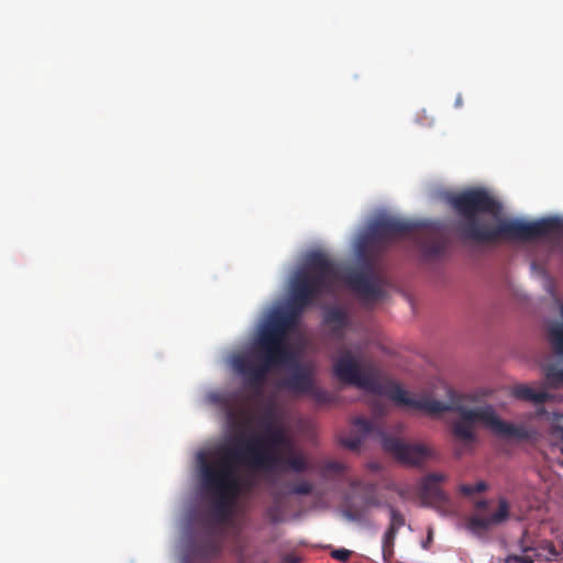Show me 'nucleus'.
Wrapping results in <instances>:
<instances>
[{"label":"nucleus","instance_id":"nucleus-1","mask_svg":"<svg viewBox=\"0 0 563 563\" xmlns=\"http://www.w3.org/2000/svg\"><path fill=\"white\" fill-rule=\"evenodd\" d=\"M341 280L363 299L376 300L384 296L371 261L366 260L360 269L345 268L323 252L309 253L305 267L291 278L288 308L272 311L271 320L261 332L260 345L267 363H278L291 356L285 342L287 334L302 311L317 298L332 294Z\"/></svg>","mask_w":563,"mask_h":563},{"label":"nucleus","instance_id":"nucleus-2","mask_svg":"<svg viewBox=\"0 0 563 563\" xmlns=\"http://www.w3.org/2000/svg\"><path fill=\"white\" fill-rule=\"evenodd\" d=\"M274 418V409L269 406L262 418L263 433L234 437L231 442L218 446L210 457L200 456L201 488L210 498L212 512L219 521L229 517L240 495L251 493L255 487L251 476H239V470L272 472V467L282 460L272 449L290 446V438L284 428L275 424Z\"/></svg>","mask_w":563,"mask_h":563},{"label":"nucleus","instance_id":"nucleus-3","mask_svg":"<svg viewBox=\"0 0 563 563\" xmlns=\"http://www.w3.org/2000/svg\"><path fill=\"white\" fill-rule=\"evenodd\" d=\"M333 373L340 382L356 386L374 395L386 396L399 406L424 410L432 415L446 411L459 413V417L452 421L451 429L456 440L464 444L476 442L475 429L477 426H483L495 434L505 438L527 440L530 435L525 427L503 421L490 405L465 406L464 396L455 393L450 387L446 388L445 400H438L431 397L415 399L399 384L379 382L375 375L362 369L350 352L344 353L334 361Z\"/></svg>","mask_w":563,"mask_h":563},{"label":"nucleus","instance_id":"nucleus-4","mask_svg":"<svg viewBox=\"0 0 563 563\" xmlns=\"http://www.w3.org/2000/svg\"><path fill=\"white\" fill-rule=\"evenodd\" d=\"M451 208L461 218L459 231L461 235L478 244L498 242H531L547 238L561 229L556 218L525 221L521 219H500L493 223L481 214L497 217L501 212V203L484 188H471L451 195L448 199Z\"/></svg>","mask_w":563,"mask_h":563},{"label":"nucleus","instance_id":"nucleus-5","mask_svg":"<svg viewBox=\"0 0 563 563\" xmlns=\"http://www.w3.org/2000/svg\"><path fill=\"white\" fill-rule=\"evenodd\" d=\"M272 318V312L267 317V319L260 327L257 336L254 343V353L256 360H253L249 355H236L232 360V365L236 373L244 379L245 384L254 389H261L263 386L267 374L273 368L291 365V373H289L285 378L280 382V387L285 390L291 391L298 395H306L311 390L314 384V373L311 366L309 365H300L295 358V354L290 349L289 344H287L288 349L291 352V356L289 358L278 362V363H267L265 361L263 350L260 345L261 332L264 327L268 323ZM288 335L286 336V339ZM287 342V340L285 341Z\"/></svg>","mask_w":563,"mask_h":563},{"label":"nucleus","instance_id":"nucleus-6","mask_svg":"<svg viewBox=\"0 0 563 563\" xmlns=\"http://www.w3.org/2000/svg\"><path fill=\"white\" fill-rule=\"evenodd\" d=\"M398 238H412L417 241L427 260L438 258L444 254L448 241L439 223H416L394 217H384L373 221L366 240L378 244H388Z\"/></svg>","mask_w":563,"mask_h":563},{"label":"nucleus","instance_id":"nucleus-7","mask_svg":"<svg viewBox=\"0 0 563 563\" xmlns=\"http://www.w3.org/2000/svg\"><path fill=\"white\" fill-rule=\"evenodd\" d=\"M353 426L355 434L341 440V443L350 450H357L366 437L374 435L379 438L384 451L402 464L419 466L431 456L432 452L428 446L420 443H407L400 439L389 437L378 424L366 418L356 417L353 420Z\"/></svg>","mask_w":563,"mask_h":563},{"label":"nucleus","instance_id":"nucleus-8","mask_svg":"<svg viewBox=\"0 0 563 563\" xmlns=\"http://www.w3.org/2000/svg\"><path fill=\"white\" fill-rule=\"evenodd\" d=\"M221 551V542L212 536H206L187 544L184 561L185 563H213Z\"/></svg>","mask_w":563,"mask_h":563},{"label":"nucleus","instance_id":"nucleus-9","mask_svg":"<svg viewBox=\"0 0 563 563\" xmlns=\"http://www.w3.org/2000/svg\"><path fill=\"white\" fill-rule=\"evenodd\" d=\"M509 517V504L506 498L498 500V510L490 517L472 516L466 522V528L475 536H484L493 526L500 525Z\"/></svg>","mask_w":563,"mask_h":563},{"label":"nucleus","instance_id":"nucleus-10","mask_svg":"<svg viewBox=\"0 0 563 563\" xmlns=\"http://www.w3.org/2000/svg\"><path fill=\"white\" fill-rule=\"evenodd\" d=\"M445 479V476L439 473L426 475L420 483L419 497L426 506H440L448 501V497L439 484Z\"/></svg>","mask_w":563,"mask_h":563},{"label":"nucleus","instance_id":"nucleus-11","mask_svg":"<svg viewBox=\"0 0 563 563\" xmlns=\"http://www.w3.org/2000/svg\"><path fill=\"white\" fill-rule=\"evenodd\" d=\"M272 451L282 459L277 465L272 467V471L288 468L296 473H302L308 468L305 457L301 454L292 452L291 441L289 448L277 446L272 449Z\"/></svg>","mask_w":563,"mask_h":563},{"label":"nucleus","instance_id":"nucleus-12","mask_svg":"<svg viewBox=\"0 0 563 563\" xmlns=\"http://www.w3.org/2000/svg\"><path fill=\"white\" fill-rule=\"evenodd\" d=\"M225 418L233 430H244L251 426V412L245 405H231L230 401L223 402Z\"/></svg>","mask_w":563,"mask_h":563},{"label":"nucleus","instance_id":"nucleus-13","mask_svg":"<svg viewBox=\"0 0 563 563\" xmlns=\"http://www.w3.org/2000/svg\"><path fill=\"white\" fill-rule=\"evenodd\" d=\"M528 532L525 531L522 539L520 540V548L523 553H529L532 555V559L550 561L558 556V551L555 547L550 541H540L533 545L526 544V538Z\"/></svg>","mask_w":563,"mask_h":563},{"label":"nucleus","instance_id":"nucleus-14","mask_svg":"<svg viewBox=\"0 0 563 563\" xmlns=\"http://www.w3.org/2000/svg\"><path fill=\"white\" fill-rule=\"evenodd\" d=\"M323 321L325 324L331 325L334 335L341 336L344 329L349 325V316L343 309L331 307L324 311Z\"/></svg>","mask_w":563,"mask_h":563},{"label":"nucleus","instance_id":"nucleus-15","mask_svg":"<svg viewBox=\"0 0 563 563\" xmlns=\"http://www.w3.org/2000/svg\"><path fill=\"white\" fill-rule=\"evenodd\" d=\"M514 396L518 399L532 401L536 405H541L549 401L552 395L544 390H534L526 385H518L514 388Z\"/></svg>","mask_w":563,"mask_h":563},{"label":"nucleus","instance_id":"nucleus-16","mask_svg":"<svg viewBox=\"0 0 563 563\" xmlns=\"http://www.w3.org/2000/svg\"><path fill=\"white\" fill-rule=\"evenodd\" d=\"M545 382L549 387L561 388L563 387V368H558L553 365L548 366L544 373Z\"/></svg>","mask_w":563,"mask_h":563},{"label":"nucleus","instance_id":"nucleus-17","mask_svg":"<svg viewBox=\"0 0 563 563\" xmlns=\"http://www.w3.org/2000/svg\"><path fill=\"white\" fill-rule=\"evenodd\" d=\"M307 395H310L320 405H327L334 400V396L330 391L321 387H318L316 383L313 384V387H311V390H309Z\"/></svg>","mask_w":563,"mask_h":563},{"label":"nucleus","instance_id":"nucleus-18","mask_svg":"<svg viewBox=\"0 0 563 563\" xmlns=\"http://www.w3.org/2000/svg\"><path fill=\"white\" fill-rule=\"evenodd\" d=\"M386 507L390 514V522L388 529L399 531V529L406 523L404 515L390 504H386Z\"/></svg>","mask_w":563,"mask_h":563},{"label":"nucleus","instance_id":"nucleus-19","mask_svg":"<svg viewBox=\"0 0 563 563\" xmlns=\"http://www.w3.org/2000/svg\"><path fill=\"white\" fill-rule=\"evenodd\" d=\"M487 489V484L485 482H478L474 485L472 484H463L460 486L461 494L465 496H472L476 493H482Z\"/></svg>","mask_w":563,"mask_h":563},{"label":"nucleus","instance_id":"nucleus-20","mask_svg":"<svg viewBox=\"0 0 563 563\" xmlns=\"http://www.w3.org/2000/svg\"><path fill=\"white\" fill-rule=\"evenodd\" d=\"M311 493H312V485L307 481H303V482H300L299 484L294 485L289 490V494H292V495H309Z\"/></svg>","mask_w":563,"mask_h":563},{"label":"nucleus","instance_id":"nucleus-21","mask_svg":"<svg viewBox=\"0 0 563 563\" xmlns=\"http://www.w3.org/2000/svg\"><path fill=\"white\" fill-rule=\"evenodd\" d=\"M505 563H534L532 555L529 553H523L522 555H508L505 560Z\"/></svg>","mask_w":563,"mask_h":563},{"label":"nucleus","instance_id":"nucleus-22","mask_svg":"<svg viewBox=\"0 0 563 563\" xmlns=\"http://www.w3.org/2000/svg\"><path fill=\"white\" fill-rule=\"evenodd\" d=\"M245 550L246 543L244 541L239 540L234 545V553L238 556L239 563H247Z\"/></svg>","mask_w":563,"mask_h":563},{"label":"nucleus","instance_id":"nucleus-23","mask_svg":"<svg viewBox=\"0 0 563 563\" xmlns=\"http://www.w3.org/2000/svg\"><path fill=\"white\" fill-rule=\"evenodd\" d=\"M344 471V465L340 462H335V461H330V462H327L323 466V472L324 473H335V474H340Z\"/></svg>","mask_w":563,"mask_h":563},{"label":"nucleus","instance_id":"nucleus-24","mask_svg":"<svg viewBox=\"0 0 563 563\" xmlns=\"http://www.w3.org/2000/svg\"><path fill=\"white\" fill-rule=\"evenodd\" d=\"M397 533H398V531L387 528V530L384 534V538H383V544H382L383 548H388V547L394 548Z\"/></svg>","mask_w":563,"mask_h":563},{"label":"nucleus","instance_id":"nucleus-25","mask_svg":"<svg viewBox=\"0 0 563 563\" xmlns=\"http://www.w3.org/2000/svg\"><path fill=\"white\" fill-rule=\"evenodd\" d=\"M352 552L346 549H336L331 552V556L340 562L349 561Z\"/></svg>","mask_w":563,"mask_h":563},{"label":"nucleus","instance_id":"nucleus-26","mask_svg":"<svg viewBox=\"0 0 563 563\" xmlns=\"http://www.w3.org/2000/svg\"><path fill=\"white\" fill-rule=\"evenodd\" d=\"M364 503L367 507H382L385 506L382 500L375 496L374 494L366 495L364 497Z\"/></svg>","mask_w":563,"mask_h":563},{"label":"nucleus","instance_id":"nucleus-27","mask_svg":"<svg viewBox=\"0 0 563 563\" xmlns=\"http://www.w3.org/2000/svg\"><path fill=\"white\" fill-rule=\"evenodd\" d=\"M382 552H383L384 562L385 563H393L391 559L394 556V548L393 547H388V548H383L382 547Z\"/></svg>","mask_w":563,"mask_h":563},{"label":"nucleus","instance_id":"nucleus-28","mask_svg":"<svg viewBox=\"0 0 563 563\" xmlns=\"http://www.w3.org/2000/svg\"><path fill=\"white\" fill-rule=\"evenodd\" d=\"M267 514L272 522L277 523L280 521V515L277 507L269 508Z\"/></svg>","mask_w":563,"mask_h":563},{"label":"nucleus","instance_id":"nucleus-29","mask_svg":"<svg viewBox=\"0 0 563 563\" xmlns=\"http://www.w3.org/2000/svg\"><path fill=\"white\" fill-rule=\"evenodd\" d=\"M433 541V531L432 529L430 528L428 530V536H427V539L422 542V548L428 550L430 548V544L432 543Z\"/></svg>","mask_w":563,"mask_h":563},{"label":"nucleus","instance_id":"nucleus-30","mask_svg":"<svg viewBox=\"0 0 563 563\" xmlns=\"http://www.w3.org/2000/svg\"><path fill=\"white\" fill-rule=\"evenodd\" d=\"M283 563H299V558L294 554H287L284 556Z\"/></svg>","mask_w":563,"mask_h":563},{"label":"nucleus","instance_id":"nucleus-31","mask_svg":"<svg viewBox=\"0 0 563 563\" xmlns=\"http://www.w3.org/2000/svg\"><path fill=\"white\" fill-rule=\"evenodd\" d=\"M345 517L353 521L361 519V515L357 511H346Z\"/></svg>","mask_w":563,"mask_h":563},{"label":"nucleus","instance_id":"nucleus-32","mask_svg":"<svg viewBox=\"0 0 563 563\" xmlns=\"http://www.w3.org/2000/svg\"><path fill=\"white\" fill-rule=\"evenodd\" d=\"M553 433L558 434L563 441V427H555Z\"/></svg>","mask_w":563,"mask_h":563},{"label":"nucleus","instance_id":"nucleus-33","mask_svg":"<svg viewBox=\"0 0 563 563\" xmlns=\"http://www.w3.org/2000/svg\"><path fill=\"white\" fill-rule=\"evenodd\" d=\"M476 507L477 508H481V509H484L487 507V501L486 500H481L476 504Z\"/></svg>","mask_w":563,"mask_h":563},{"label":"nucleus","instance_id":"nucleus-34","mask_svg":"<svg viewBox=\"0 0 563 563\" xmlns=\"http://www.w3.org/2000/svg\"><path fill=\"white\" fill-rule=\"evenodd\" d=\"M272 495H273V497H274V499H275L276 501H278V500L282 498V495H280V493H279V492H274Z\"/></svg>","mask_w":563,"mask_h":563},{"label":"nucleus","instance_id":"nucleus-35","mask_svg":"<svg viewBox=\"0 0 563 563\" xmlns=\"http://www.w3.org/2000/svg\"><path fill=\"white\" fill-rule=\"evenodd\" d=\"M456 107H460L462 104V98L459 96L455 100Z\"/></svg>","mask_w":563,"mask_h":563},{"label":"nucleus","instance_id":"nucleus-36","mask_svg":"<svg viewBox=\"0 0 563 563\" xmlns=\"http://www.w3.org/2000/svg\"><path fill=\"white\" fill-rule=\"evenodd\" d=\"M376 411L378 415H384V409L382 407H377Z\"/></svg>","mask_w":563,"mask_h":563},{"label":"nucleus","instance_id":"nucleus-37","mask_svg":"<svg viewBox=\"0 0 563 563\" xmlns=\"http://www.w3.org/2000/svg\"><path fill=\"white\" fill-rule=\"evenodd\" d=\"M396 492L398 493L399 496L404 497L405 496V492L402 489H396Z\"/></svg>","mask_w":563,"mask_h":563},{"label":"nucleus","instance_id":"nucleus-38","mask_svg":"<svg viewBox=\"0 0 563 563\" xmlns=\"http://www.w3.org/2000/svg\"><path fill=\"white\" fill-rule=\"evenodd\" d=\"M531 268L536 269L537 268V263L536 262H532L531 263Z\"/></svg>","mask_w":563,"mask_h":563}]
</instances>
